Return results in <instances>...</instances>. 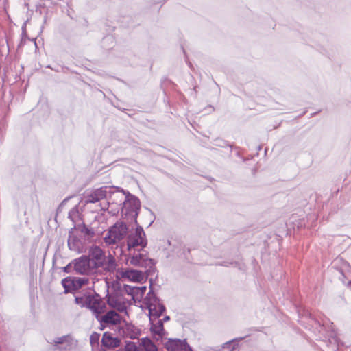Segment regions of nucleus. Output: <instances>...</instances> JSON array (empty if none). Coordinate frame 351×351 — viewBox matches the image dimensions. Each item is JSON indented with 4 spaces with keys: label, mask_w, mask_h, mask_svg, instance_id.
<instances>
[{
    "label": "nucleus",
    "mask_w": 351,
    "mask_h": 351,
    "mask_svg": "<svg viewBox=\"0 0 351 351\" xmlns=\"http://www.w3.org/2000/svg\"><path fill=\"white\" fill-rule=\"evenodd\" d=\"M149 281V291L143 303L148 309L149 321H152L158 319L165 312L166 307L154 291V279L151 278Z\"/></svg>",
    "instance_id": "f257e3e1"
},
{
    "label": "nucleus",
    "mask_w": 351,
    "mask_h": 351,
    "mask_svg": "<svg viewBox=\"0 0 351 351\" xmlns=\"http://www.w3.org/2000/svg\"><path fill=\"white\" fill-rule=\"evenodd\" d=\"M122 191L125 195V200L123 202L121 213L125 217H131L134 223L138 224L137 217L141 209V202L136 196L132 195L129 191Z\"/></svg>",
    "instance_id": "f03ea898"
},
{
    "label": "nucleus",
    "mask_w": 351,
    "mask_h": 351,
    "mask_svg": "<svg viewBox=\"0 0 351 351\" xmlns=\"http://www.w3.org/2000/svg\"><path fill=\"white\" fill-rule=\"evenodd\" d=\"M128 231V228L125 222L117 221L110 228L104 237V242L108 245H113L117 241H121L127 234Z\"/></svg>",
    "instance_id": "7ed1b4c3"
},
{
    "label": "nucleus",
    "mask_w": 351,
    "mask_h": 351,
    "mask_svg": "<svg viewBox=\"0 0 351 351\" xmlns=\"http://www.w3.org/2000/svg\"><path fill=\"white\" fill-rule=\"evenodd\" d=\"M147 245V240L144 230L138 223L134 232L130 234L127 238V245L128 250L136 247H141V250L144 249Z\"/></svg>",
    "instance_id": "20e7f679"
},
{
    "label": "nucleus",
    "mask_w": 351,
    "mask_h": 351,
    "mask_svg": "<svg viewBox=\"0 0 351 351\" xmlns=\"http://www.w3.org/2000/svg\"><path fill=\"white\" fill-rule=\"evenodd\" d=\"M86 255L88 256L90 263L95 271L104 266L106 255L104 250L99 246L95 245L90 246L88 254Z\"/></svg>",
    "instance_id": "39448f33"
},
{
    "label": "nucleus",
    "mask_w": 351,
    "mask_h": 351,
    "mask_svg": "<svg viewBox=\"0 0 351 351\" xmlns=\"http://www.w3.org/2000/svg\"><path fill=\"white\" fill-rule=\"evenodd\" d=\"M89 279L86 277H66L61 281V284L64 289V293H73L79 290L83 286L88 285Z\"/></svg>",
    "instance_id": "423d86ee"
},
{
    "label": "nucleus",
    "mask_w": 351,
    "mask_h": 351,
    "mask_svg": "<svg viewBox=\"0 0 351 351\" xmlns=\"http://www.w3.org/2000/svg\"><path fill=\"white\" fill-rule=\"evenodd\" d=\"M73 271L76 274L89 275L95 271L90 263L88 256L85 254L73 259Z\"/></svg>",
    "instance_id": "0eeeda50"
},
{
    "label": "nucleus",
    "mask_w": 351,
    "mask_h": 351,
    "mask_svg": "<svg viewBox=\"0 0 351 351\" xmlns=\"http://www.w3.org/2000/svg\"><path fill=\"white\" fill-rule=\"evenodd\" d=\"M332 264V268L336 269L340 274L339 278L343 284H346V280H347V286L351 287V269L349 263L340 258H336Z\"/></svg>",
    "instance_id": "6e6552de"
},
{
    "label": "nucleus",
    "mask_w": 351,
    "mask_h": 351,
    "mask_svg": "<svg viewBox=\"0 0 351 351\" xmlns=\"http://www.w3.org/2000/svg\"><path fill=\"white\" fill-rule=\"evenodd\" d=\"M82 307L91 310L95 317L99 314H102L106 310V305L101 302V299L91 295L86 297Z\"/></svg>",
    "instance_id": "1a4fd4ad"
},
{
    "label": "nucleus",
    "mask_w": 351,
    "mask_h": 351,
    "mask_svg": "<svg viewBox=\"0 0 351 351\" xmlns=\"http://www.w3.org/2000/svg\"><path fill=\"white\" fill-rule=\"evenodd\" d=\"M117 274L121 278L127 279L134 282H141L145 279V275L143 271L131 268H119L117 271Z\"/></svg>",
    "instance_id": "9d476101"
},
{
    "label": "nucleus",
    "mask_w": 351,
    "mask_h": 351,
    "mask_svg": "<svg viewBox=\"0 0 351 351\" xmlns=\"http://www.w3.org/2000/svg\"><path fill=\"white\" fill-rule=\"evenodd\" d=\"M96 319L99 323L107 324L108 325L116 326L121 323V316L114 310H110L104 315L99 314L96 316Z\"/></svg>",
    "instance_id": "9b49d317"
},
{
    "label": "nucleus",
    "mask_w": 351,
    "mask_h": 351,
    "mask_svg": "<svg viewBox=\"0 0 351 351\" xmlns=\"http://www.w3.org/2000/svg\"><path fill=\"white\" fill-rule=\"evenodd\" d=\"M119 333L123 337L136 339L139 338L141 330L132 324L125 322L123 326L119 327Z\"/></svg>",
    "instance_id": "f8f14e48"
},
{
    "label": "nucleus",
    "mask_w": 351,
    "mask_h": 351,
    "mask_svg": "<svg viewBox=\"0 0 351 351\" xmlns=\"http://www.w3.org/2000/svg\"><path fill=\"white\" fill-rule=\"evenodd\" d=\"M167 351H193L186 339H169L166 343Z\"/></svg>",
    "instance_id": "ddd939ff"
},
{
    "label": "nucleus",
    "mask_w": 351,
    "mask_h": 351,
    "mask_svg": "<svg viewBox=\"0 0 351 351\" xmlns=\"http://www.w3.org/2000/svg\"><path fill=\"white\" fill-rule=\"evenodd\" d=\"M121 339L114 337L110 332H105L101 337V344L103 347L111 350L114 349L121 345Z\"/></svg>",
    "instance_id": "4468645a"
},
{
    "label": "nucleus",
    "mask_w": 351,
    "mask_h": 351,
    "mask_svg": "<svg viewBox=\"0 0 351 351\" xmlns=\"http://www.w3.org/2000/svg\"><path fill=\"white\" fill-rule=\"evenodd\" d=\"M110 192V189L106 186L97 189L88 196V202L93 204L96 203L106 198L107 194Z\"/></svg>",
    "instance_id": "2eb2a0df"
},
{
    "label": "nucleus",
    "mask_w": 351,
    "mask_h": 351,
    "mask_svg": "<svg viewBox=\"0 0 351 351\" xmlns=\"http://www.w3.org/2000/svg\"><path fill=\"white\" fill-rule=\"evenodd\" d=\"M130 256L128 259V261L130 265L135 267H143L147 263V260L150 259L148 258L146 254H142L141 252H134L133 254H130Z\"/></svg>",
    "instance_id": "dca6fc26"
},
{
    "label": "nucleus",
    "mask_w": 351,
    "mask_h": 351,
    "mask_svg": "<svg viewBox=\"0 0 351 351\" xmlns=\"http://www.w3.org/2000/svg\"><path fill=\"white\" fill-rule=\"evenodd\" d=\"M112 288L115 291L120 292L121 293H124L132 297V299L134 301V286H130L126 284L123 285L118 282L113 283Z\"/></svg>",
    "instance_id": "f3484780"
},
{
    "label": "nucleus",
    "mask_w": 351,
    "mask_h": 351,
    "mask_svg": "<svg viewBox=\"0 0 351 351\" xmlns=\"http://www.w3.org/2000/svg\"><path fill=\"white\" fill-rule=\"evenodd\" d=\"M150 331L154 336L158 335L162 337L165 333L164 325L162 321H159V318L156 320L149 321Z\"/></svg>",
    "instance_id": "a211bd4d"
},
{
    "label": "nucleus",
    "mask_w": 351,
    "mask_h": 351,
    "mask_svg": "<svg viewBox=\"0 0 351 351\" xmlns=\"http://www.w3.org/2000/svg\"><path fill=\"white\" fill-rule=\"evenodd\" d=\"M146 263L147 264L143 267L144 268H146L145 271L143 273L145 275L144 280H145L149 276H153L156 271V268L155 266L156 262L154 259L150 258L147 260Z\"/></svg>",
    "instance_id": "6ab92c4d"
},
{
    "label": "nucleus",
    "mask_w": 351,
    "mask_h": 351,
    "mask_svg": "<svg viewBox=\"0 0 351 351\" xmlns=\"http://www.w3.org/2000/svg\"><path fill=\"white\" fill-rule=\"evenodd\" d=\"M117 265L115 258L112 254H110L107 256V260L106 257L105 256L104 266L101 267L108 272H113L116 269Z\"/></svg>",
    "instance_id": "aec40b11"
},
{
    "label": "nucleus",
    "mask_w": 351,
    "mask_h": 351,
    "mask_svg": "<svg viewBox=\"0 0 351 351\" xmlns=\"http://www.w3.org/2000/svg\"><path fill=\"white\" fill-rule=\"evenodd\" d=\"M140 345L145 351H158L155 343L147 337L141 338Z\"/></svg>",
    "instance_id": "412c9836"
},
{
    "label": "nucleus",
    "mask_w": 351,
    "mask_h": 351,
    "mask_svg": "<svg viewBox=\"0 0 351 351\" xmlns=\"http://www.w3.org/2000/svg\"><path fill=\"white\" fill-rule=\"evenodd\" d=\"M77 230L87 238H92L95 235V231L92 228H88L84 223L77 226Z\"/></svg>",
    "instance_id": "4be33fe9"
},
{
    "label": "nucleus",
    "mask_w": 351,
    "mask_h": 351,
    "mask_svg": "<svg viewBox=\"0 0 351 351\" xmlns=\"http://www.w3.org/2000/svg\"><path fill=\"white\" fill-rule=\"evenodd\" d=\"M119 351H143L136 343L130 341L125 342L123 348L119 349Z\"/></svg>",
    "instance_id": "5701e85b"
},
{
    "label": "nucleus",
    "mask_w": 351,
    "mask_h": 351,
    "mask_svg": "<svg viewBox=\"0 0 351 351\" xmlns=\"http://www.w3.org/2000/svg\"><path fill=\"white\" fill-rule=\"evenodd\" d=\"M146 290H147L146 286H141V287L134 286V302L140 301L143 298Z\"/></svg>",
    "instance_id": "b1692460"
},
{
    "label": "nucleus",
    "mask_w": 351,
    "mask_h": 351,
    "mask_svg": "<svg viewBox=\"0 0 351 351\" xmlns=\"http://www.w3.org/2000/svg\"><path fill=\"white\" fill-rule=\"evenodd\" d=\"M107 304L110 307L116 308L120 305L121 302L117 297L113 295H109L107 298Z\"/></svg>",
    "instance_id": "393cba45"
},
{
    "label": "nucleus",
    "mask_w": 351,
    "mask_h": 351,
    "mask_svg": "<svg viewBox=\"0 0 351 351\" xmlns=\"http://www.w3.org/2000/svg\"><path fill=\"white\" fill-rule=\"evenodd\" d=\"M100 334L93 332L90 336V343L93 347L99 346V345Z\"/></svg>",
    "instance_id": "a878e982"
},
{
    "label": "nucleus",
    "mask_w": 351,
    "mask_h": 351,
    "mask_svg": "<svg viewBox=\"0 0 351 351\" xmlns=\"http://www.w3.org/2000/svg\"><path fill=\"white\" fill-rule=\"evenodd\" d=\"M79 243L80 241L77 238L73 237L71 239V236H69L68 239V247L71 250H76L79 247Z\"/></svg>",
    "instance_id": "bb28decb"
},
{
    "label": "nucleus",
    "mask_w": 351,
    "mask_h": 351,
    "mask_svg": "<svg viewBox=\"0 0 351 351\" xmlns=\"http://www.w3.org/2000/svg\"><path fill=\"white\" fill-rule=\"evenodd\" d=\"M67 338H68V336H66V335H64V336H62L60 337H57L55 339H53V343L55 345L62 344L66 341Z\"/></svg>",
    "instance_id": "cd10ccee"
},
{
    "label": "nucleus",
    "mask_w": 351,
    "mask_h": 351,
    "mask_svg": "<svg viewBox=\"0 0 351 351\" xmlns=\"http://www.w3.org/2000/svg\"><path fill=\"white\" fill-rule=\"evenodd\" d=\"M62 271L65 273L69 274L73 270V261L67 264L66 266L62 268Z\"/></svg>",
    "instance_id": "c85d7f7f"
},
{
    "label": "nucleus",
    "mask_w": 351,
    "mask_h": 351,
    "mask_svg": "<svg viewBox=\"0 0 351 351\" xmlns=\"http://www.w3.org/2000/svg\"><path fill=\"white\" fill-rule=\"evenodd\" d=\"M229 265H234V267H239V269H241V267H240V264L238 263L237 262H223L220 264V265H223V266H226L228 267Z\"/></svg>",
    "instance_id": "c756f323"
},
{
    "label": "nucleus",
    "mask_w": 351,
    "mask_h": 351,
    "mask_svg": "<svg viewBox=\"0 0 351 351\" xmlns=\"http://www.w3.org/2000/svg\"><path fill=\"white\" fill-rule=\"evenodd\" d=\"M84 299L83 297L81 296H76L75 298V302L77 304H79L82 307V304L84 302Z\"/></svg>",
    "instance_id": "7c9ffc66"
},
{
    "label": "nucleus",
    "mask_w": 351,
    "mask_h": 351,
    "mask_svg": "<svg viewBox=\"0 0 351 351\" xmlns=\"http://www.w3.org/2000/svg\"><path fill=\"white\" fill-rule=\"evenodd\" d=\"M316 323L319 325V326L321 328V329L324 328L325 327L326 321L324 319H322L321 321H316Z\"/></svg>",
    "instance_id": "2f4dec72"
},
{
    "label": "nucleus",
    "mask_w": 351,
    "mask_h": 351,
    "mask_svg": "<svg viewBox=\"0 0 351 351\" xmlns=\"http://www.w3.org/2000/svg\"><path fill=\"white\" fill-rule=\"evenodd\" d=\"M119 311L123 312L126 310V308L123 304L121 302L120 305L116 308Z\"/></svg>",
    "instance_id": "473e14b6"
},
{
    "label": "nucleus",
    "mask_w": 351,
    "mask_h": 351,
    "mask_svg": "<svg viewBox=\"0 0 351 351\" xmlns=\"http://www.w3.org/2000/svg\"><path fill=\"white\" fill-rule=\"evenodd\" d=\"M170 320V317L169 315H165L162 319H159V321H162V324L164 322H167Z\"/></svg>",
    "instance_id": "72a5a7b5"
},
{
    "label": "nucleus",
    "mask_w": 351,
    "mask_h": 351,
    "mask_svg": "<svg viewBox=\"0 0 351 351\" xmlns=\"http://www.w3.org/2000/svg\"><path fill=\"white\" fill-rule=\"evenodd\" d=\"M100 324V326L99 328V329L100 330H104L105 329V328L108 326L107 324H104V323H99Z\"/></svg>",
    "instance_id": "f704fd0d"
},
{
    "label": "nucleus",
    "mask_w": 351,
    "mask_h": 351,
    "mask_svg": "<svg viewBox=\"0 0 351 351\" xmlns=\"http://www.w3.org/2000/svg\"><path fill=\"white\" fill-rule=\"evenodd\" d=\"M107 350H108L107 348L103 347L102 345L101 344V347H100L99 351H107Z\"/></svg>",
    "instance_id": "c9c22d12"
},
{
    "label": "nucleus",
    "mask_w": 351,
    "mask_h": 351,
    "mask_svg": "<svg viewBox=\"0 0 351 351\" xmlns=\"http://www.w3.org/2000/svg\"><path fill=\"white\" fill-rule=\"evenodd\" d=\"M112 40V36H107L104 38V40Z\"/></svg>",
    "instance_id": "e433bc0d"
},
{
    "label": "nucleus",
    "mask_w": 351,
    "mask_h": 351,
    "mask_svg": "<svg viewBox=\"0 0 351 351\" xmlns=\"http://www.w3.org/2000/svg\"><path fill=\"white\" fill-rule=\"evenodd\" d=\"M74 209H73L71 212H69V218L71 219L72 221H73V219L71 218V213L73 212Z\"/></svg>",
    "instance_id": "4c0bfd02"
},
{
    "label": "nucleus",
    "mask_w": 351,
    "mask_h": 351,
    "mask_svg": "<svg viewBox=\"0 0 351 351\" xmlns=\"http://www.w3.org/2000/svg\"><path fill=\"white\" fill-rule=\"evenodd\" d=\"M6 43H7L8 48L9 49H10V45H9V39H8V38H6Z\"/></svg>",
    "instance_id": "58836bf2"
},
{
    "label": "nucleus",
    "mask_w": 351,
    "mask_h": 351,
    "mask_svg": "<svg viewBox=\"0 0 351 351\" xmlns=\"http://www.w3.org/2000/svg\"><path fill=\"white\" fill-rule=\"evenodd\" d=\"M25 36H26V33L25 32L23 33V37H25Z\"/></svg>",
    "instance_id": "ea45409f"
},
{
    "label": "nucleus",
    "mask_w": 351,
    "mask_h": 351,
    "mask_svg": "<svg viewBox=\"0 0 351 351\" xmlns=\"http://www.w3.org/2000/svg\"><path fill=\"white\" fill-rule=\"evenodd\" d=\"M25 36H26V33L25 32L23 33V37H25Z\"/></svg>",
    "instance_id": "a19ab883"
}]
</instances>
